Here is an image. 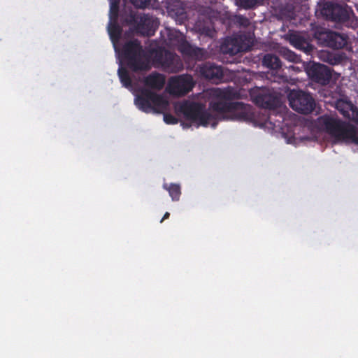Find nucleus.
Masks as SVG:
<instances>
[{
	"instance_id": "obj_25",
	"label": "nucleus",
	"mask_w": 358,
	"mask_h": 358,
	"mask_svg": "<svg viewBox=\"0 0 358 358\" xmlns=\"http://www.w3.org/2000/svg\"><path fill=\"white\" fill-rule=\"evenodd\" d=\"M237 4L245 9H251L262 5L264 0H236Z\"/></svg>"
},
{
	"instance_id": "obj_4",
	"label": "nucleus",
	"mask_w": 358,
	"mask_h": 358,
	"mask_svg": "<svg viewBox=\"0 0 358 358\" xmlns=\"http://www.w3.org/2000/svg\"><path fill=\"white\" fill-rule=\"evenodd\" d=\"M120 21L128 25L135 33L150 36L155 34L156 24L155 20L149 15L140 13L131 6H125L120 13Z\"/></svg>"
},
{
	"instance_id": "obj_22",
	"label": "nucleus",
	"mask_w": 358,
	"mask_h": 358,
	"mask_svg": "<svg viewBox=\"0 0 358 358\" xmlns=\"http://www.w3.org/2000/svg\"><path fill=\"white\" fill-rule=\"evenodd\" d=\"M178 50L184 55L194 57L197 55L199 49L193 47L187 41H182L179 44Z\"/></svg>"
},
{
	"instance_id": "obj_14",
	"label": "nucleus",
	"mask_w": 358,
	"mask_h": 358,
	"mask_svg": "<svg viewBox=\"0 0 358 358\" xmlns=\"http://www.w3.org/2000/svg\"><path fill=\"white\" fill-rule=\"evenodd\" d=\"M247 40L250 43V38H247L245 35L239 34L234 37L226 38L220 45V50L223 54H228L230 55H235L237 53L246 50L249 45L242 44L244 40Z\"/></svg>"
},
{
	"instance_id": "obj_26",
	"label": "nucleus",
	"mask_w": 358,
	"mask_h": 358,
	"mask_svg": "<svg viewBox=\"0 0 358 358\" xmlns=\"http://www.w3.org/2000/svg\"><path fill=\"white\" fill-rule=\"evenodd\" d=\"M110 1V12L109 17L110 20H118L119 10H120V0H109Z\"/></svg>"
},
{
	"instance_id": "obj_16",
	"label": "nucleus",
	"mask_w": 358,
	"mask_h": 358,
	"mask_svg": "<svg viewBox=\"0 0 358 358\" xmlns=\"http://www.w3.org/2000/svg\"><path fill=\"white\" fill-rule=\"evenodd\" d=\"M198 71L201 77L215 83L221 82L224 76L222 66L210 62L201 65Z\"/></svg>"
},
{
	"instance_id": "obj_12",
	"label": "nucleus",
	"mask_w": 358,
	"mask_h": 358,
	"mask_svg": "<svg viewBox=\"0 0 358 358\" xmlns=\"http://www.w3.org/2000/svg\"><path fill=\"white\" fill-rule=\"evenodd\" d=\"M203 12L196 22V28L201 35L213 38L215 32L213 21L214 10L210 7H205Z\"/></svg>"
},
{
	"instance_id": "obj_28",
	"label": "nucleus",
	"mask_w": 358,
	"mask_h": 358,
	"mask_svg": "<svg viewBox=\"0 0 358 358\" xmlns=\"http://www.w3.org/2000/svg\"><path fill=\"white\" fill-rule=\"evenodd\" d=\"M155 0H129L136 8H145L152 4Z\"/></svg>"
},
{
	"instance_id": "obj_13",
	"label": "nucleus",
	"mask_w": 358,
	"mask_h": 358,
	"mask_svg": "<svg viewBox=\"0 0 358 358\" xmlns=\"http://www.w3.org/2000/svg\"><path fill=\"white\" fill-rule=\"evenodd\" d=\"M306 71L313 82L324 86L329 83L332 76L330 68L322 64H313Z\"/></svg>"
},
{
	"instance_id": "obj_9",
	"label": "nucleus",
	"mask_w": 358,
	"mask_h": 358,
	"mask_svg": "<svg viewBox=\"0 0 358 358\" xmlns=\"http://www.w3.org/2000/svg\"><path fill=\"white\" fill-rule=\"evenodd\" d=\"M290 107L302 114H309L313 111L315 102L313 96L302 90H292L288 94Z\"/></svg>"
},
{
	"instance_id": "obj_21",
	"label": "nucleus",
	"mask_w": 358,
	"mask_h": 358,
	"mask_svg": "<svg viewBox=\"0 0 358 358\" xmlns=\"http://www.w3.org/2000/svg\"><path fill=\"white\" fill-rule=\"evenodd\" d=\"M163 188L169 192V196L173 201H178L181 195L180 186L176 183H164Z\"/></svg>"
},
{
	"instance_id": "obj_11",
	"label": "nucleus",
	"mask_w": 358,
	"mask_h": 358,
	"mask_svg": "<svg viewBox=\"0 0 358 358\" xmlns=\"http://www.w3.org/2000/svg\"><path fill=\"white\" fill-rule=\"evenodd\" d=\"M315 37L321 45L332 49H341L347 44V37L335 31H316Z\"/></svg>"
},
{
	"instance_id": "obj_15",
	"label": "nucleus",
	"mask_w": 358,
	"mask_h": 358,
	"mask_svg": "<svg viewBox=\"0 0 358 358\" xmlns=\"http://www.w3.org/2000/svg\"><path fill=\"white\" fill-rule=\"evenodd\" d=\"M252 100L257 106L266 109H275L280 105L279 97L265 90H261L257 94H252Z\"/></svg>"
},
{
	"instance_id": "obj_33",
	"label": "nucleus",
	"mask_w": 358,
	"mask_h": 358,
	"mask_svg": "<svg viewBox=\"0 0 358 358\" xmlns=\"http://www.w3.org/2000/svg\"><path fill=\"white\" fill-rule=\"evenodd\" d=\"M355 8H356V10L358 12V3H356V4L355 5Z\"/></svg>"
},
{
	"instance_id": "obj_3",
	"label": "nucleus",
	"mask_w": 358,
	"mask_h": 358,
	"mask_svg": "<svg viewBox=\"0 0 358 358\" xmlns=\"http://www.w3.org/2000/svg\"><path fill=\"white\" fill-rule=\"evenodd\" d=\"M317 17L342 24L343 25L356 28L358 20L355 18L353 11L338 3L332 2L319 3L315 10Z\"/></svg>"
},
{
	"instance_id": "obj_7",
	"label": "nucleus",
	"mask_w": 358,
	"mask_h": 358,
	"mask_svg": "<svg viewBox=\"0 0 358 358\" xmlns=\"http://www.w3.org/2000/svg\"><path fill=\"white\" fill-rule=\"evenodd\" d=\"M181 111L187 120L198 125L207 127L211 124L215 127L216 124L214 115L208 112L204 106L200 103H185L182 105Z\"/></svg>"
},
{
	"instance_id": "obj_31",
	"label": "nucleus",
	"mask_w": 358,
	"mask_h": 358,
	"mask_svg": "<svg viewBox=\"0 0 358 358\" xmlns=\"http://www.w3.org/2000/svg\"><path fill=\"white\" fill-rule=\"evenodd\" d=\"M239 22L244 26H247L249 24V21L246 17H241Z\"/></svg>"
},
{
	"instance_id": "obj_24",
	"label": "nucleus",
	"mask_w": 358,
	"mask_h": 358,
	"mask_svg": "<svg viewBox=\"0 0 358 358\" xmlns=\"http://www.w3.org/2000/svg\"><path fill=\"white\" fill-rule=\"evenodd\" d=\"M348 130H352V131L346 133V134L344 135L342 141L353 143L358 145V131L356 127L350 124L348 127Z\"/></svg>"
},
{
	"instance_id": "obj_10",
	"label": "nucleus",
	"mask_w": 358,
	"mask_h": 358,
	"mask_svg": "<svg viewBox=\"0 0 358 358\" xmlns=\"http://www.w3.org/2000/svg\"><path fill=\"white\" fill-rule=\"evenodd\" d=\"M194 86L193 78L189 75H180L170 78L167 90L170 94L182 96L190 92Z\"/></svg>"
},
{
	"instance_id": "obj_18",
	"label": "nucleus",
	"mask_w": 358,
	"mask_h": 358,
	"mask_svg": "<svg viewBox=\"0 0 358 358\" xmlns=\"http://www.w3.org/2000/svg\"><path fill=\"white\" fill-rule=\"evenodd\" d=\"M118 20H110L108 24V31L111 41L115 44L118 42L121 38L122 29L117 22Z\"/></svg>"
},
{
	"instance_id": "obj_6",
	"label": "nucleus",
	"mask_w": 358,
	"mask_h": 358,
	"mask_svg": "<svg viewBox=\"0 0 358 358\" xmlns=\"http://www.w3.org/2000/svg\"><path fill=\"white\" fill-rule=\"evenodd\" d=\"M152 55L154 65L165 72L178 73L183 69V62L180 57L165 48L153 50Z\"/></svg>"
},
{
	"instance_id": "obj_17",
	"label": "nucleus",
	"mask_w": 358,
	"mask_h": 358,
	"mask_svg": "<svg viewBox=\"0 0 358 358\" xmlns=\"http://www.w3.org/2000/svg\"><path fill=\"white\" fill-rule=\"evenodd\" d=\"M289 42L294 48L303 50L306 53H309L313 48L304 37L298 34H290Z\"/></svg>"
},
{
	"instance_id": "obj_19",
	"label": "nucleus",
	"mask_w": 358,
	"mask_h": 358,
	"mask_svg": "<svg viewBox=\"0 0 358 358\" xmlns=\"http://www.w3.org/2000/svg\"><path fill=\"white\" fill-rule=\"evenodd\" d=\"M336 108L345 117H350V111L352 110L353 104L350 101L345 99H339L336 101Z\"/></svg>"
},
{
	"instance_id": "obj_32",
	"label": "nucleus",
	"mask_w": 358,
	"mask_h": 358,
	"mask_svg": "<svg viewBox=\"0 0 358 358\" xmlns=\"http://www.w3.org/2000/svg\"><path fill=\"white\" fill-rule=\"evenodd\" d=\"M170 213L169 212H166L164 215L162 219L161 220L160 222H162L164 220H166L169 217Z\"/></svg>"
},
{
	"instance_id": "obj_5",
	"label": "nucleus",
	"mask_w": 358,
	"mask_h": 358,
	"mask_svg": "<svg viewBox=\"0 0 358 358\" xmlns=\"http://www.w3.org/2000/svg\"><path fill=\"white\" fill-rule=\"evenodd\" d=\"M121 55L127 66L134 72L150 69V61L138 39L126 42L122 46Z\"/></svg>"
},
{
	"instance_id": "obj_2",
	"label": "nucleus",
	"mask_w": 358,
	"mask_h": 358,
	"mask_svg": "<svg viewBox=\"0 0 358 358\" xmlns=\"http://www.w3.org/2000/svg\"><path fill=\"white\" fill-rule=\"evenodd\" d=\"M212 94L217 99L210 103V108L213 111L220 114L234 113L238 120L247 118L248 105L243 102L233 101L239 99L240 96L239 93L234 87L216 88L213 90Z\"/></svg>"
},
{
	"instance_id": "obj_30",
	"label": "nucleus",
	"mask_w": 358,
	"mask_h": 358,
	"mask_svg": "<svg viewBox=\"0 0 358 358\" xmlns=\"http://www.w3.org/2000/svg\"><path fill=\"white\" fill-rule=\"evenodd\" d=\"M348 119L358 123V109L353 106L352 110L350 111V117Z\"/></svg>"
},
{
	"instance_id": "obj_20",
	"label": "nucleus",
	"mask_w": 358,
	"mask_h": 358,
	"mask_svg": "<svg viewBox=\"0 0 358 358\" xmlns=\"http://www.w3.org/2000/svg\"><path fill=\"white\" fill-rule=\"evenodd\" d=\"M264 66L273 70H277L281 67L280 58L273 54H266L262 60Z\"/></svg>"
},
{
	"instance_id": "obj_8",
	"label": "nucleus",
	"mask_w": 358,
	"mask_h": 358,
	"mask_svg": "<svg viewBox=\"0 0 358 358\" xmlns=\"http://www.w3.org/2000/svg\"><path fill=\"white\" fill-rule=\"evenodd\" d=\"M316 124L317 127L324 131H326L335 139L342 141L344 135L350 133L352 130H348L350 124L341 121L335 117L324 115L317 119Z\"/></svg>"
},
{
	"instance_id": "obj_1",
	"label": "nucleus",
	"mask_w": 358,
	"mask_h": 358,
	"mask_svg": "<svg viewBox=\"0 0 358 358\" xmlns=\"http://www.w3.org/2000/svg\"><path fill=\"white\" fill-rule=\"evenodd\" d=\"M165 82V76L156 71L145 77L144 85L150 89L141 88L136 94L134 103L137 108L146 113H164L169 108V101L162 94L151 90H162Z\"/></svg>"
},
{
	"instance_id": "obj_23",
	"label": "nucleus",
	"mask_w": 358,
	"mask_h": 358,
	"mask_svg": "<svg viewBox=\"0 0 358 358\" xmlns=\"http://www.w3.org/2000/svg\"><path fill=\"white\" fill-rule=\"evenodd\" d=\"M117 72L122 85L127 88L131 87L132 86V80L128 71L125 68L120 66Z\"/></svg>"
},
{
	"instance_id": "obj_29",
	"label": "nucleus",
	"mask_w": 358,
	"mask_h": 358,
	"mask_svg": "<svg viewBox=\"0 0 358 358\" xmlns=\"http://www.w3.org/2000/svg\"><path fill=\"white\" fill-rule=\"evenodd\" d=\"M164 121L168 124H176L178 122V118L170 113H164Z\"/></svg>"
},
{
	"instance_id": "obj_27",
	"label": "nucleus",
	"mask_w": 358,
	"mask_h": 358,
	"mask_svg": "<svg viewBox=\"0 0 358 358\" xmlns=\"http://www.w3.org/2000/svg\"><path fill=\"white\" fill-rule=\"evenodd\" d=\"M282 54L283 57L289 62L294 63H299L301 62V56L287 48H284L282 50Z\"/></svg>"
}]
</instances>
